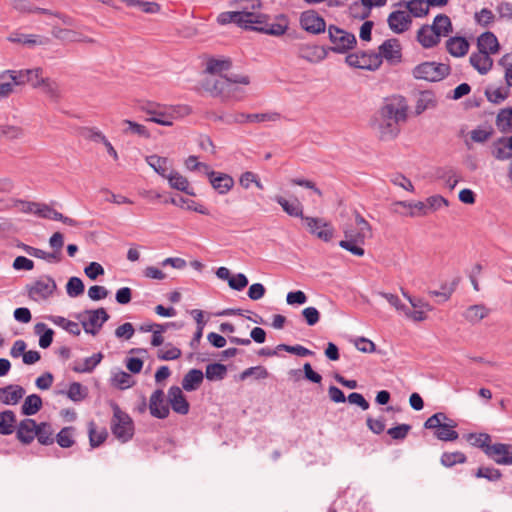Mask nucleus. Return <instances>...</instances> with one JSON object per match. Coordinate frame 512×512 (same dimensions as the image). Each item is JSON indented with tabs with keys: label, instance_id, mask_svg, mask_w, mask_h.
Listing matches in <instances>:
<instances>
[{
	"label": "nucleus",
	"instance_id": "obj_24",
	"mask_svg": "<svg viewBox=\"0 0 512 512\" xmlns=\"http://www.w3.org/2000/svg\"><path fill=\"white\" fill-rule=\"evenodd\" d=\"M470 64L478 71L479 74L485 75L491 70L493 60L489 54L478 51L477 53L474 52L470 55Z\"/></svg>",
	"mask_w": 512,
	"mask_h": 512
},
{
	"label": "nucleus",
	"instance_id": "obj_48",
	"mask_svg": "<svg viewBox=\"0 0 512 512\" xmlns=\"http://www.w3.org/2000/svg\"><path fill=\"white\" fill-rule=\"evenodd\" d=\"M243 9L241 11H227L219 14L217 21L219 24L225 25L235 23L242 27Z\"/></svg>",
	"mask_w": 512,
	"mask_h": 512
},
{
	"label": "nucleus",
	"instance_id": "obj_36",
	"mask_svg": "<svg viewBox=\"0 0 512 512\" xmlns=\"http://www.w3.org/2000/svg\"><path fill=\"white\" fill-rule=\"evenodd\" d=\"M16 415L12 410L0 412V435H11L14 432Z\"/></svg>",
	"mask_w": 512,
	"mask_h": 512
},
{
	"label": "nucleus",
	"instance_id": "obj_41",
	"mask_svg": "<svg viewBox=\"0 0 512 512\" xmlns=\"http://www.w3.org/2000/svg\"><path fill=\"white\" fill-rule=\"evenodd\" d=\"M495 123L502 133L512 130V107L501 109L496 116Z\"/></svg>",
	"mask_w": 512,
	"mask_h": 512
},
{
	"label": "nucleus",
	"instance_id": "obj_16",
	"mask_svg": "<svg viewBox=\"0 0 512 512\" xmlns=\"http://www.w3.org/2000/svg\"><path fill=\"white\" fill-rule=\"evenodd\" d=\"M486 456L499 465H512V445L506 443L492 444Z\"/></svg>",
	"mask_w": 512,
	"mask_h": 512
},
{
	"label": "nucleus",
	"instance_id": "obj_52",
	"mask_svg": "<svg viewBox=\"0 0 512 512\" xmlns=\"http://www.w3.org/2000/svg\"><path fill=\"white\" fill-rule=\"evenodd\" d=\"M85 286L83 281L76 276L69 278L66 284V292L70 297H78L84 293Z\"/></svg>",
	"mask_w": 512,
	"mask_h": 512
},
{
	"label": "nucleus",
	"instance_id": "obj_26",
	"mask_svg": "<svg viewBox=\"0 0 512 512\" xmlns=\"http://www.w3.org/2000/svg\"><path fill=\"white\" fill-rule=\"evenodd\" d=\"M477 48L480 52L495 54L499 50V42L492 32H484L477 39Z\"/></svg>",
	"mask_w": 512,
	"mask_h": 512
},
{
	"label": "nucleus",
	"instance_id": "obj_32",
	"mask_svg": "<svg viewBox=\"0 0 512 512\" xmlns=\"http://www.w3.org/2000/svg\"><path fill=\"white\" fill-rule=\"evenodd\" d=\"M167 179L172 188L182 191L188 195L195 196V192L189 187L187 178L182 176L180 173L176 171H170Z\"/></svg>",
	"mask_w": 512,
	"mask_h": 512
},
{
	"label": "nucleus",
	"instance_id": "obj_34",
	"mask_svg": "<svg viewBox=\"0 0 512 512\" xmlns=\"http://www.w3.org/2000/svg\"><path fill=\"white\" fill-rule=\"evenodd\" d=\"M232 62L229 58H211L207 61L206 72L211 75L224 76L222 73L230 70Z\"/></svg>",
	"mask_w": 512,
	"mask_h": 512
},
{
	"label": "nucleus",
	"instance_id": "obj_30",
	"mask_svg": "<svg viewBox=\"0 0 512 512\" xmlns=\"http://www.w3.org/2000/svg\"><path fill=\"white\" fill-rule=\"evenodd\" d=\"M429 26L440 38L448 36L453 31L452 22L446 14H438Z\"/></svg>",
	"mask_w": 512,
	"mask_h": 512
},
{
	"label": "nucleus",
	"instance_id": "obj_55",
	"mask_svg": "<svg viewBox=\"0 0 512 512\" xmlns=\"http://www.w3.org/2000/svg\"><path fill=\"white\" fill-rule=\"evenodd\" d=\"M107 431L102 429L101 431H96V426L94 422L89 423V442L91 447L100 446L107 438Z\"/></svg>",
	"mask_w": 512,
	"mask_h": 512
},
{
	"label": "nucleus",
	"instance_id": "obj_12",
	"mask_svg": "<svg viewBox=\"0 0 512 512\" xmlns=\"http://www.w3.org/2000/svg\"><path fill=\"white\" fill-rule=\"evenodd\" d=\"M56 289L55 280L51 276H43L28 287V294L34 300L47 299Z\"/></svg>",
	"mask_w": 512,
	"mask_h": 512
},
{
	"label": "nucleus",
	"instance_id": "obj_4",
	"mask_svg": "<svg viewBox=\"0 0 512 512\" xmlns=\"http://www.w3.org/2000/svg\"><path fill=\"white\" fill-rule=\"evenodd\" d=\"M75 318L81 323L85 333L95 336L110 316L105 308L100 307L79 312L75 314Z\"/></svg>",
	"mask_w": 512,
	"mask_h": 512
},
{
	"label": "nucleus",
	"instance_id": "obj_40",
	"mask_svg": "<svg viewBox=\"0 0 512 512\" xmlns=\"http://www.w3.org/2000/svg\"><path fill=\"white\" fill-rule=\"evenodd\" d=\"M147 163L164 178H167L169 171V160L166 157L158 155H150L146 158Z\"/></svg>",
	"mask_w": 512,
	"mask_h": 512
},
{
	"label": "nucleus",
	"instance_id": "obj_49",
	"mask_svg": "<svg viewBox=\"0 0 512 512\" xmlns=\"http://www.w3.org/2000/svg\"><path fill=\"white\" fill-rule=\"evenodd\" d=\"M460 282V278H455L450 284L444 283L441 285V291H430L429 294L435 297H441L442 301H447L453 292L455 291L456 287L458 286Z\"/></svg>",
	"mask_w": 512,
	"mask_h": 512
},
{
	"label": "nucleus",
	"instance_id": "obj_43",
	"mask_svg": "<svg viewBox=\"0 0 512 512\" xmlns=\"http://www.w3.org/2000/svg\"><path fill=\"white\" fill-rule=\"evenodd\" d=\"M75 428L67 426L62 428L56 435V442L62 448H70L75 444L74 440Z\"/></svg>",
	"mask_w": 512,
	"mask_h": 512
},
{
	"label": "nucleus",
	"instance_id": "obj_59",
	"mask_svg": "<svg viewBox=\"0 0 512 512\" xmlns=\"http://www.w3.org/2000/svg\"><path fill=\"white\" fill-rule=\"evenodd\" d=\"M362 244L358 240H356V237L352 240H341L339 242V246L349 252H351L355 256H363L365 254V250L361 247Z\"/></svg>",
	"mask_w": 512,
	"mask_h": 512
},
{
	"label": "nucleus",
	"instance_id": "obj_64",
	"mask_svg": "<svg viewBox=\"0 0 512 512\" xmlns=\"http://www.w3.org/2000/svg\"><path fill=\"white\" fill-rule=\"evenodd\" d=\"M493 132L492 127L488 129L476 128L470 132V137L476 143H484L492 136Z\"/></svg>",
	"mask_w": 512,
	"mask_h": 512
},
{
	"label": "nucleus",
	"instance_id": "obj_17",
	"mask_svg": "<svg viewBox=\"0 0 512 512\" xmlns=\"http://www.w3.org/2000/svg\"><path fill=\"white\" fill-rule=\"evenodd\" d=\"M387 23L394 33L402 34L410 28L412 17L406 11L396 10L389 14Z\"/></svg>",
	"mask_w": 512,
	"mask_h": 512
},
{
	"label": "nucleus",
	"instance_id": "obj_56",
	"mask_svg": "<svg viewBox=\"0 0 512 512\" xmlns=\"http://www.w3.org/2000/svg\"><path fill=\"white\" fill-rule=\"evenodd\" d=\"M123 125H126L127 127L123 130L125 134H136L139 136H142L144 138H149L150 133L147 130V128L144 125L138 124L136 122H133L131 120H124Z\"/></svg>",
	"mask_w": 512,
	"mask_h": 512
},
{
	"label": "nucleus",
	"instance_id": "obj_28",
	"mask_svg": "<svg viewBox=\"0 0 512 512\" xmlns=\"http://www.w3.org/2000/svg\"><path fill=\"white\" fill-rule=\"evenodd\" d=\"M203 379L204 374L200 369H191L182 379V388L188 392L196 391L202 384Z\"/></svg>",
	"mask_w": 512,
	"mask_h": 512
},
{
	"label": "nucleus",
	"instance_id": "obj_53",
	"mask_svg": "<svg viewBox=\"0 0 512 512\" xmlns=\"http://www.w3.org/2000/svg\"><path fill=\"white\" fill-rule=\"evenodd\" d=\"M112 384L115 387L124 390L134 385V381L129 373L125 371H119L112 377Z\"/></svg>",
	"mask_w": 512,
	"mask_h": 512
},
{
	"label": "nucleus",
	"instance_id": "obj_44",
	"mask_svg": "<svg viewBox=\"0 0 512 512\" xmlns=\"http://www.w3.org/2000/svg\"><path fill=\"white\" fill-rule=\"evenodd\" d=\"M227 368L221 363H212L206 366L205 377L210 381H220L226 377Z\"/></svg>",
	"mask_w": 512,
	"mask_h": 512
},
{
	"label": "nucleus",
	"instance_id": "obj_42",
	"mask_svg": "<svg viewBox=\"0 0 512 512\" xmlns=\"http://www.w3.org/2000/svg\"><path fill=\"white\" fill-rule=\"evenodd\" d=\"M34 332L40 335L39 346L41 348L46 349L52 344L54 332L45 323H37L34 327Z\"/></svg>",
	"mask_w": 512,
	"mask_h": 512
},
{
	"label": "nucleus",
	"instance_id": "obj_22",
	"mask_svg": "<svg viewBox=\"0 0 512 512\" xmlns=\"http://www.w3.org/2000/svg\"><path fill=\"white\" fill-rule=\"evenodd\" d=\"M210 179L209 182L212 185V187L219 193V194H226L228 193L232 187L234 186V180L233 178L226 174V173H209Z\"/></svg>",
	"mask_w": 512,
	"mask_h": 512
},
{
	"label": "nucleus",
	"instance_id": "obj_63",
	"mask_svg": "<svg viewBox=\"0 0 512 512\" xmlns=\"http://www.w3.org/2000/svg\"><path fill=\"white\" fill-rule=\"evenodd\" d=\"M36 215L43 219H52L55 221L61 219V213L47 204H41V206L36 210Z\"/></svg>",
	"mask_w": 512,
	"mask_h": 512
},
{
	"label": "nucleus",
	"instance_id": "obj_62",
	"mask_svg": "<svg viewBox=\"0 0 512 512\" xmlns=\"http://www.w3.org/2000/svg\"><path fill=\"white\" fill-rule=\"evenodd\" d=\"M0 135L10 140L19 139L24 135L23 129L18 126H0Z\"/></svg>",
	"mask_w": 512,
	"mask_h": 512
},
{
	"label": "nucleus",
	"instance_id": "obj_51",
	"mask_svg": "<svg viewBox=\"0 0 512 512\" xmlns=\"http://www.w3.org/2000/svg\"><path fill=\"white\" fill-rule=\"evenodd\" d=\"M66 394L70 400L74 402H80L86 398L87 389L83 387L81 383L73 382L69 385Z\"/></svg>",
	"mask_w": 512,
	"mask_h": 512
},
{
	"label": "nucleus",
	"instance_id": "obj_35",
	"mask_svg": "<svg viewBox=\"0 0 512 512\" xmlns=\"http://www.w3.org/2000/svg\"><path fill=\"white\" fill-rule=\"evenodd\" d=\"M42 399L37 394H31L26 397L24 400L22 406H21V413L24 416H32L35 415L37 412L40 411L42 408Z\"/></svg>",
	"mask_w": 512,
	"mask_h": 512
},
{
	"label": "nucleus",
	"instance_id": "obj_60",
	"mask_svg": "<svg viewBox=\"0 0 512 512\" xmlns=\"http://www.w3.org/2000/svg\"><path fill=\"white\" fill-rule=\"evenodd\" d=\"M276 349L279 351H286L288 353H292V354H295L300 357L311 356L314 354L313 351H311L301 345L290 346V345H286V344H279L276 347Z\"/></svg>",
	"mask_w": 512,
	"mask_h": 512
},
{
	"label": "nucleus",
	"instance_id": "obj_8",
	"mask_svg": "<svg viewBox=\"0 0 512 512\" xmlns=\"http://www.w3.org/2000/svg\"><path fill=\"white\" fill-rule=\"evenodd\" d=\"M179 108H165L157 103H147L142 106V110L149 116L148 121L157 123L163 126H171L175 119V113L178 112Z\"/></svg>",
	"mask_w": 512,
	"mask_h": 512
},
{
	"label": "nucleus",
	"instance_id": "obj_19",
	"mask_svg": "<svg viewBox=\"0 0 512 512\" xmlns=\"http://www.w3.org/2000/svg\"><path fill=\"white\" fill-rule=\"evenodd\" d=\"M296 53L299 58L311 63L320 62L327 56V50L324 47L310 44H299Z\"/></svg>",
	"mask_w": 512,
	"mask_h": 512
},
{
	"label": "nucleus",
	"instance_id": "obj_57",
	"mask_svg": "<svg viewBox=\"0 0 512 512\" xmlns=\"http://www.w3.org/2000/svg\"><path fill=\"white\" fill-rule=\"evenodd\" d=\"M251 376H253L255 379H258V380L266 379L269 376V373H268L267 369L263 366H254V367L245 369L240 374V379L245 380Z\"/></svg>",
	"mask_w": 512,
	"mask_h": 512
},
{
	"label": "nucleus",
	"instance_id": "obj_31",
	"mask_svg": "<svg viewBox=\"0 0 512 512\" xmlns=\"http://www.w3.org/2000/svg\"><path fill=\"white\" fill-rule=\"evenodd\" d=\"M169 202L175 206L195 211L197 213H200L202 215H208L209 211L207 208H205L203 205L197 204L195 201L184 198L182 196H176L171 197L169 200H166V203Z\"/></svg>",
	"mask_w": 512,
	"mask_h": 512
},
{
	"label": "nucleus",
	"instance_id": "obj_9",
	"mask_svg": "<svg viewBox=\"0 0 512 512\" xmlns=\"http://www.w3.org/2000/svg\"><path fill=\"white\" fill-rule=\"evenodd\" d=\"M202 88L214 97H221L224 100L234 97L232 84L227 81L225 76L212 75L202 82Z\"/></svg>",
	"mask_w": 512,
	"mask_h": 512
},
{
	"label": "nucleus",
	"instance_id": "obj_58",
	"mask_svg": "<svg viewBox=\"0 0 512 512\" xmlns=\"http://www.w3.org/2000/svg\"><path fill=\"white\" fill-rule=\"evenodd\" d=\"M43 70L41 68L26 69V81L33 88H40L43 83Z\"/></svg>",
	"mask_w": 512,
	"mask_h": 512
},
{
	"label": "nucleus",
	"instance_id": "obj_39",
	"mask_svg": "<svg viewBox=\"0 0 512 512\" xmlns=\"http://www.w3.org/2000/svg\"><path fill=\"white\" fill-rule=\"evenodd\" d=\"M508 147L505 137H500L492 144V155L497 160H508L512 157V149L510 150Z\"/></svg>",
	"mask_w": 512,
	"mask_h": 512
},
{
	"label": "nucleus",
	"instance_id": "obj_14",
	"mask_svg": "<svg viewBox=\"0 0 512 512\" xmlns=\"http://www.w3.org/2000/svg\"><path fill=\"white\" fill-rule=\"evenodd\" d=\"M401 45L398 39L396 38H390L385 40L380 46H379V53H376L377 55H380V59L382 58L386 59L391 64H396L401 62L402 59V52H401Z\"/></svg>",
	"mask_w": 512,
	"mask_h": 512
},
{
	"label": "nucleus",
	"instance_id": "obj_15",
	"mask_svg": "<svg viewBox=\"0 0 512 512\" xmlns=\"http://www.w3.org/2000/svg\"><path fill=\"white\" fill-rule=\"evenodd\" d=\"M149 410L150 414L157 419H165L169 416V406L165 401V394L162 389H157L151 394Z\"/></svg>",
	"mask_w": 512,
	"mask_h": 512
},
{
	"label": "nucleus",
	"instance_id": "obj_29",
	"mask_svg": "<svg viewBox=\"0 0 512 512\" xmlns=\"http://www.w3.org/2000/svg\"><path fill=\"white\" fill-rule=\"evenodd\" d=\"M446 49L452 56L462 57L469 50V42L464 37H451L446 41Z\"/></svg>",
	"mask_w": 512,
	"mask_h": 512
},
{
	"label": "nucleus",
	"instance_id": "obj_3",
	"mask_svg": "<svg viewBox=\"0 0 512 512\" xmlns=\"http://www.w3.org/2000/svg\"><path fill=\"white\" fill-rule=\"evenodd\" d=\"M456 426L457 423L449 419L443 412L433 414L424 423V428L435 430V437L441 441L457 440L459 434L454 430Z\"/></svg>",
	"mask_w": 512,
	"mask_h": 512
},
{
	"label": "nucleus",
	"instance_id": "obj_10",
	"mask_svg": "<svg viewBox=\"0 0 512 512\" xmlns=\"http://www.w3.org/2000/svg\"><path fill=\"white\" fill-rule=\"evenodd\" d=\"M302 220L312 235H315L324 242H329L334 236L332 225L323 218L304 216Z\"/></svg>",
	"mask_w": 512,
	"mask_h": 512
},
{
	"label": "nucleus",
	"instance_id": "obj_61",
	"mask_svg": "<svg viewBox=\"0 0 512 512\" xmlns=\"http://www.w3.org/2000/svg\"><path fill=\"white\" fill-rule=\"evenodd\" d=\"M411 425L400 424L395 427L389 428L387 434L394 440H404L411 430Z\"/></svg>",
	"mask_w": 512,
	"mask_h": 512
},
{
	"label": "nucleus",
	"instance_id": "obj_20",
	"mask_svg": "<svg viewBox=\"0 0 512 512\" xmlns=\"http://www.w3.org/2000/svg\"><path fill=\"white\" fill-rule=\"evenodd\" d=\"M37 423L34 419L25 418L17 426L16 429V437L17 439L25 445H28L33 442L35 439V435H37Z\"/></svg>",
	"mask_w": 512,
	"mask_h": 512
},
{
	"label": "nucleus",
	"instance_id": "obj_18",
	"mask_svg": "<svg viewBox=\"0 0 512 512\" xmlns=\"http://www.w3.org/2000/svg\"><path fill=\"white\" fill-rule=\"evenodd\" d=\"M168 402L172 410L180 415L189 413L190 404L187 401L182 389L178 386H171L168 390Z\"/></svg>",
	"mask_w": 512,
	"mask_h": 512
},
{
	"label": "nucleus",
	"instance_id": "obj_27",
	"mask_svg": "<svg viewBox=\"0 0 512 512\" xmlns=\"http://www.w3.org/2000/svg\"><path fill=\"white\" fill-rule=\"evenodd\" d=\"M274 201L277 202L284 212H286L289 216L303 218V205L300 203L298 199H294L292 201H288L282 196L276 195Z\"/></svg>",
	"mask_w": 512,
	"mask_h": 512
},
{
	"label": "nucleus",
	"instance_id": "obj_23",
	"mask_svg": "<svg viewBox=\"0 0 512 512\" xmlns=\"http://www.w3.org/2000/svg\"><path fill=\"white\" fill-rule=\"evenodd\" d=\"M417 41L426 49L439 44L440 36L429 25H422L417 31Z\"/></svg>",
	"mask_w": 512,
	"mask_h": 512
},
{
	"label": "nucleus",
	"instance_id": "obj_6",
	"mask_svg": "<svg viewBox=\"0 0 512 512\" xmlns=\"http://www.w3.org/2000/svg\"><path fill=\"white\" fill-rule=\"evenodd\" d=\"M450 70L447 64L427 61L415 66L412 75L416 79L438 82L447 77Z\"/></svg>",
	"mask_w": 512,
	"mask_h": 512
},
{
	"label": "nucleus",
	"instance_id": "obj_46",
	"mask_svg": "<svg viewBox=\"0 0 512 512\" xmlns=\"http://www.w3.org/2000/svg\"><path fill=\"white\" fill-rule=\"evenodd\" d=\"M102 358V353H95L91 357L86 358L82 365H75L73 370L77 373H90L101 362Z\"/></svg>",
	"mask_w": 512,
	"mask_h": 512
},
{
	"label": "nucleus",
	"instance_id": "obj_54",
	"mask_svg": "<svg viewBox=\"0 0 512 512\" xmlns=\"http://www.w3.org/2000/svg\"><path fill=\"white\" fill-rule=\"evenodd\" d=\"M474 476L476 478H485L491 482H495L501 479L502 473L499 469L493 467H479Z\"/></svg>",
	"mask_w": 512,
	"mask_h": 512
},
{
	"label": "nucleus",
	"instance_id": "obj_5",
	"mask_svg": "<svg viewBox=\"0 0 512 512\" xmlns=\"http://www.w3.org/2000/svg\"><path fill=\"white\" fill-rule=\"evenodd\" d=\"M113 417L111 420V430L114 436L125 443L129 441L134 434V424L132 418L118 404H112Z\"/></svg>",
	"mask_w": 512,
	"mask_h": 512
},
{
	"label": "nucleus",
	"instance_id": "obj_13",
	"mask_svg": "<svg viewBox=\"0 0 512 512\" xmlns=\"http://www.w3.org/2000/svg\"><path fill=\"white\" fill-rule=\"evenodd\" d=\"M300 25L305 31L315 35L323 33L326 30L324 18L314 10H307L301 13Z\"/></svg>",
	"mask_w": 512,
	"mask_h": 512
},
{
	"label": "nucleus",
	"instance_id": "obj_1",
	"mask_svg": "<svg viewBox=\"0 0 512 512\" xmlns=\"http://www.w3.org/2000/svg\"><path fill=\"white\" fill-rule=\"evenodd\" d=\"M244 2L250 3L249 7L252 9H256L261 6L260 0H235V3L243 8L241 28L265 33L272 36H281L287 31L288 19L284 14L277 16V22L270 23V18L268 15L247 11L248 6H242V3Z\"/></svg>",
	"mask_w": 512,
	"mask_h": 512
},
{
	"label": "nucleus",
	"instance_id": "obj_33",
	"mask_svg": "<svg viewBox=\"0 0 512 512\" xmlns=\"http://www.w3.org/2000/svg\"><path fill=\"white\" fill-rule=\"evenodd\" d=\"M489 309L483 304L469 306L463 313V317L470 323L475 324L487 317Z\"/></svg>",
	"mask_w": 512,
	"mask_h": 512
},
{
	"label": "nucleus",
	"instance_id": "obj_25",
	"mask_svg": "<svg viewBox=\"0 0 512 512\" xmlns=\"http://www.w3.org/2000/svg\"><path fill=\"white\" fill-rule=\"evenodd\" d=\"M397 6L405 7L407 9L406 12H408L411 17L414 16L416 18H421L429 13V7L426 0H401L397 3Z\"/></svg>",
	"mask_w": 512,
	"mask_h": 512
},
{
	"label": "nucleus",
	"instance_id": "obj_45",
	"mask_svg": "<svg viewBox=\"0 0 512 512\" xmlns=\"http://www.w3.org/2000/svg\"><path fill=\"white\" fill-rule=\"evenodd\" d=\"M467 461V457L460 451L444 452L441 455L440 462L445 467H453L455 464H463Z\"/></svg>",
	"mask_w": 512,
	"mask_h": 512
},
{
	"label": "nucleus",
	"instance_id": "obj_37",
	"mask_svg": "<svg viewBox=\"0 0 512 512\" xmlns=\"http://www.w3.org/2000/svg\"><path fill=\"white\" fill-rule=\"evenodd\" d=\"M37 435H35V438H37L38 442L41 445H51L54 443V431L52 429V426L50 423L47 422H41L37 424Z\"/></svg>",
	"mask_w": 512,
	"mask_h": 512
},
{
	"label": "nucleus",
	"instance_id": "obj_50",
	"mask_svg": "<svg viewBox=\"0 0 512 512\" xmlns=\"http://www.w3.org/2000/svg\"><path fill=\"white\" fill-rule=\"evenodd\" d=\"M395 206H403V207H409L411 209H414L410 211L409 216L415 217V216H424L428 214V208L426 201H418L415 203H408L406 201H398L394 204Z\"/></svg>",
	"mask_w": 512,
	"mask_h": 512
},
{
	"label": "nucleus",
	"instance_id": "obj_7",
	"mask_svg": "<svg viewBox=\"0 0 512 512\" xmlns=\"http://www.w3.org/2000/svg\"><path fill=\"white\" fill-rule=\"evenodd\" d=\"M328 36L332 43L330 50L336 53H346L357 44L356 37L353 33L340 29L335 25L328 27Z\"/></svg>",
	"mask_w": 512,
	"mask_h": 512
},
{
	"label": "nucleus",
	"instance_id": "obj_2",
	"mask_svg": "<svg viewBox=\"0 0 512 512\" xmlns=\"http://www.w3.org/2000/svg\"><path fill=\"white\" fill-rule=\"evenodd\" d=\"M407 118V106L401 101L386 103L375 118L379 137L383 141L392 140L400 132L399 122H404Z\"/></svg>",
	"mask_w": 512,
	"mask_h": 512
},
{
	"label": "nucleus",
	"instance_id": "obj_47",
	"mask_svg": "<svg viewBox=\"0 0 512 512\" xmlns=\"http://www.w3.org/2000/svg\"><path fill=\"white\" fill-rule=\"evenodd\" d=\"M435 106L434 95L430 91H423L420 93L419 98L416 102V113L421 114L426 109Z\"/></svg>",
	"mask_w": 512,
	"mask_h": 512
},
{
	"label": "nucleus",
	"instance_id": "obj_38",
	"mask_svg": "<svg viewBox=\"0 0 512 512\" xmlns=\"http://www.w3.org/2000/svg\"><path fill=\"white\" fill-rule=\"evenodd\" d=\"M466 439L472 446L480 448L485 454L492 445V438L488 433H469Z\"/></svg>",
	"mask_w": 512,
	"mask_h": 512
},
{
	"label": "nucleus",
	"instance_id": "obj_11",
	"mask_svg": "<svg viewBox=\"0 0 512 512\" xmlns=\"http://www.w3.org/2000/svg\"><path fill=\"white\" fill-rule=\"evenodd\" d=\"M345 61L351 67L366 70H376L382 63L380 55L374 52L351 53L346 56Z\"/></svg>",
	"mask_w": 512,
	"mask_h": 512
},
{
	"label": "nucleus",
	"instance_id": "obj_21",
	"mask_svg": "<svg viewBox=\"0 0 512 512\" xmlns=\"http://www.w3.org/2000/svg\"><path fill=\"white\" fill-rule=\"evenodd\" d=\"M25 395V389L16 384H9L0 388V402L5 405L17 404Z\"/></svg>",
	"mask_w": 512,
	"mask_h": 512
}]
</instances>
